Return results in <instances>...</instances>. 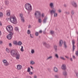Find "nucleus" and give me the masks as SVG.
<instances>
[{
    "label": "nucleus",
    "mask_w": 78,
    "mask_h": 78,
    "mask_svg": "<svg viewBox=\"0 0 78 78\" xmlns=\"http://www.w3.org/2000/svg\"><path fill=\"white\" fill-rule=\"evenodd\" d=\"M6 30L9 33V34H8L7 36V38L9 39V40H11L12 38V36L14 34L13 32V27L12 26L9 25L8 26L6 27Z\"/></svg>",
    "instance_id": "nucleus-1"
},
{
    "label": "nucleus",
    "mask_w": 78,
    "mask_h": 78,
    "mask_svg": "<svg viewBox=\"0 0 78 78\" xmlns=\"http://www.w3.org/2000/svg\"><path fill=\"white\" fill-rule=\"evenodd\" d=\"M9 20L13 24H17V21L15 16H12L10 17L9 18Z\"/></svg>",
    "instance_id": "nucleus-2"
},
{
    "label": "nucleus",
    "mask_w": 78,
    "mask_h": 78,
    "mask_svg": "<svg viewBox=\"0 0 78 78\" xmlns=\"http://www.w3.org/2000/svg\"><path fill=\"white\" fill-rule=\"evenodd\" d=\"M56 11L55 9H52L50 11V13L51 14V16H53V14H54V17H56L58 16V13L56 12Z\"/></svg>",
    "instance_id": "nucleus-3"
},
{
    "label": "nucleus",
    "mask_w": 78,
    "mask_h": 78,
    "mask_svg": "<svg viewBox=\"0 0 78 78\" xmlns=\"http://www.w3.org/2000/svg\"><path fill=\"white\" fill-rule=\"evenodd\" d=\"M34 16L37 19H40L41 17V12L38 11H36L35 12Z\"/></svg>",
    "instance_id": "nucleus-4"
},
{
    "label": "nucleus",
    "mask_w": 78,
    "mask_h": 78,
    "mask_svg": "<svg viewBox=\"0 0 78 78\" xmlns=\"http://www.w3.org/2000/svg\"><path fill=\"white\" fill-rule=\"evenodd\" d=\"M25 8L27 10H29L30 8H32L31 4L29 3H27L25 5Z\"/></svg>",
    "instance_id": "nucleus-5"
},
{
    "label": "nucleus",
    "mask_w": 78,
    "mask_h": 78,
    "mask_svg": "<svg viewBox=\"0 0 78 78\" xmlns=\"http://www.w3.org/2000/svg\"><path fill=\"white\" fill-rule=\"evenodd\" d=\"M17 52L14 50H12L10 51V55H12L13 57H15V55Z\"/></svg>",
    "instance_id": "nucleus-6"
},
{
    "label": "nucleus",
    "mask_w": 78,
    "mask_h": 78,
    "mask_svg": "<svg viewBox=\"0 0 78 78\" xmlns=\"http://www.w3.org/2000/svg\"><path fill=\"white\" fill-rule=\"evenodd\" d=\"M72 42L73 45V51H75V40H72Z\"/></svg>",
    "instance_id": "nucleus-7"
},
{
    "label": "nucleus",
    "mask_w": 78,
    "mask_h": 78,
    "mask_svg": "<svg viewBox=\"0 0 78 78\" xmlns=\"http://www.w3.org/2000/svg\"><path fill=\"white\" fill-rule=\"evenodd\" d=\"M71 4L73 6V7H75V8H76V7L78 6L77 4H76V3L74 1L72 2Z\"/></svg>",
    "instance_id": "nucleus-8"
},
{
    "label": "nucleus",
    "mask_w": 78,
    "mask_h": 78,
    "mask_svg": "<svg viewBox=\"0 0 78 78\" xmlns=\"http://www.w3.org/2000/svg\"><path fill=\"white\" fill-rule=\"evenodd\" d=\"M15 56L16 59H19V58H20V54L17 53H16Z\"/></svg>",
    "instance_id": "nucleus-9"
},
{
    "label": "nucleus",
    "mask_w": 78,
    "mask_h": 78,
    "mask_svg": "<svg viewBox=\"0 0 78 78\" xmlns=\"http://www.w3.org/2000/svg\"><path fill=\"white\" fill-rule=\"evenodd\" d=\"M43 45L44 46H45L46 47H47V48H49L50 47V45L49 44H47L46 42H44Z\"/></svg>",
    "instance_id": "nucleus-10"
},
{
    "label": "nucleus",
    "mask_w": 78,
    "mask_h": 78,
    "mask_svg": "<svg viewBox=\"0 0 78 78\" xmlns=\"http://www.w3.org/2000/svg\"><path fill=\"white\" fill-rule=\"evenodd\" d=\"M22 66L20 65H18L17 66V70H21L22 69Z\"/></svg>",
    "instance_id": "nucleus-11"
},
{
    "label": "nucleus",
    "mask_w": 78,
    "mask_h": 78,
    "mask_svg": "<svg viewBox=\"0 0 78 78\" xmlns=\"http://www.w3.org/2000/svg\"><path fill=\"white\" fill-rule=\"evenodd\" d=\"M61 69L64 70H66V65H62L61 66Z\"/></svg>",
    "instance_id": "nucleus-12"
},
{
    "label": "nucleus",
    "mask_w": 78,
    "mask_h": 78,
    "mask_svg": "<svg viewBox=\"0 0 78 78\" xmlns=\"http://www.w3.org/2000/svg\"><path fill=\"white\" fill-rule=\"evenodd\" d=\"M62 75H64V76H67V71H66V70H63V71L62 73Z\"/></svg>",
    "instance_id": "nucleus-13"
},
{
    "label": "nucleus",
    "mask_w": 78,
    "mask_h": 78,
    "mask_svg": "<svg viewBox=\"0 0 78 78\" xmlns=\"http://www.w3.org/2000/svg\"><path fill=\"white\" fill-rule=\"evenodd\" d=\"M6 16H10V10H7L6 11Z\"/></svg>",
    "instance_id": "nucleus-14"
},
{
    "label": "nucleus",
    "mask_w": 78,
    "mask_h": 78,
    "mask_svg": "<svg viewBox=\"0 0 78 78\" xmlns=\"http://www.w3.org/2000/svg\"><path fill=\"white\" fill-rule=\"evenodd\" d=\"M50 6L51 7V8L53 9H54V5H53V3H51L50 4Z\"/></svg>",
    "instance_id": "nucleus-15"
},
{
    "label": "nucleus",
    "mask_w": 78,
    "mask_h": 78,
    "mask_svg": "<svg viewBox=\"0 0 78 78\" xmlns=\"http://www.w3.org/2000/svg\"><path fill=\"white\" fill-rule=\"evenodd\" d=\"M63 45L64 46V47L65 48H66L67 47V44H66V42L65 41H64L63 42Z\"/></svg>",
    "instance_id": "nucleus-16"
},
{
    "label": "nucleus",
    "mask_w": 78,
    "mask_h": 78,
    "mask_svg": "<svg viewBox=\"0 0 78 78\" xmlns=\"http://www.w3.org/2000/svg\"><path fill=\"white\" fill-rule=\"evenodd\" d=\"M47 18H44L43 20V23H47Z\"/></svg>",
    "instance_id": "nucleus-17"
},
{
    "label": "nucleus",
    "mask_w": 78,
    "mask_h": 78,
    "mask_svg": "<svg viewBox=\"0 0 78 78\" xmlns=\"http://www.w3.org/2000/svg\"><path fill=\"white\" fill-rule=\"evenodd\" d=\"M62 44H63V41L62 40H61L59 41V45L60 46H62Z\"/></svg>",
    "instance_id": "nucleus-18"
},
{
    "label": "nucleus",
    "mask_w": 78,
    "mask_h": 78,
    "mask_svg": "<svg viewBox=\"0 0 78 78\" xmlns=\"http://www.w3.org/2000/svg\"><path fill=\"white\" fill-rule=\"evenodd\" d=\"M14 30L16 31H19V29L18 27H16L15 28Z\"/></svg>",
    "instance_id": "nucleus-19"
},
{
    "label": "nucleus",
    "mask_w": 78,
    "mask_h": 78,
    "mask_svg": "<svg viewBox=\"0 0 78 78\" xmlns=\"http://www.w3.org/2000/svg\"><path fill=\"white\" fill-rule=\"evenodd\" d=\"M54 70L55 72H58V68L56 67H54Z\"/></svg>",
    "instance_id": "nucleus-20"
},
{
    "label": "nucleus",
    "mask_w": 78,
    "mask_h": 78,
    "mask_svg": "<svg viewBox=\"0 0 78 78\" xmlns=\"http://www.w3.org/2000/svg\"><path fill=\"white\" fill-rule=\"evenodd\" d=\"M54 48L55 51L56 52L57 51V46L56 45H54Z\"/></svg>",
    "instance_id": "nucleus-21"
},
{
    "label": "nucleus",
    "mask_w": 78,
    "mask_h": 78,
    "mask_svg": "<svg viewBox=\"0 0 78 78\" xmlns=\"http://www.w3.org/2000/svg\"><path fill=\"white\" fill-rule=\"evenodd\" d=\"M28 10V14H30V12H31V11H32V8H30L29 9V10Z\"/></svg>",
    "instance_id": "nucleus-22"
},
{
    "label": "nucleus",
    "mask_w": 78,
    "mask_h": 78,
    "mask_svg": "<svg viewBox=\"0 0 78 78\" xmlns=\"http://www.w3.org/2000/svg\"><path fill=\"white\" fill-rule=\"evenodd\" d=\"M5 3L6 5H8V4L9 3V1L8 0H6L5 1Z\"/></svg>",
    "instance_id": "nucleus-23"
},
{
    "label": "nucleus",
    "mask_w": 78,
    "mask_h": 78,
    "mask_svg": "<svg viewBox=\"0 0 78 78\" xmlns=\"http://www.w3.org/2000/svg\"><path fill=\"white\" fill-rule=\"evenodd\" d=\"M3 16V14L2 12H0V17L2 18Z\"/></svg>",
    "instance_id": "nucleus-24"
},
{
    "label": "nucleus",
    "mask_w": 78,
    "mask_h": 78,
    "mask_svg": "<svg viewBox=\"0 0 78 78\" xmlns=\"http://www.w3.org/2000/svg\"><path fill=\"white\" fill-rule=\"evenodd\" d=\"M53 57L52 56H49V57L47 58L46 60H48V59H51Z\"/></svg>",
    "instance_id": "nucleus-25"
},
{
    "label": "nucleus",
    "mask_w": 78,
    "mask_h": 78,
    "mask_svg": "<svg viewBox=\"0 0 78 78\" xmlns=\"http://www.w3.org/2000/svg\"><path fill=\"white\" fill-rule=\"evenodd\" d=\"M71 14L72 15H73L74 14H75V12H74V10H71Z\"/></svg>",
    "instance_id": "nucleus-26"
},
{
    "label": "nucleus",
    "mask_w": 78,
    "mask_h": 78,
    "mask_svg": "<svg viewBox=\"0 0 78 78\" xmlns=\"http://www.w3.org/2000/svg\"><path fill=\"white\" fill-rule=\"evenodd\" d=\"M20 50L21 51H23L24 50H23V47L22 46H21V48L20 49Z\"/></svg>",
    "instance_id": "nucleus-27"
},
{
    "label": "nucleus",
    "mask_w": 78,
    "mask_h": 78,
    "mask_svg": "<svg viewBox=\"0 0 78 78\" xmlns=\"http://www.w3.org/2000/svg\"><path fill=\"white\" fill-rule=\"evenodd\" d=\"M30 70H31V69H30V68H28L27 70V72H30Z\"/></svg>",
    "instance_id": "nucleus-28"
},
{
    "label": "nucleus",
    "mask_w": 78,
    "mask_h": 78,
    "mask_svg": "<svg viewBox=\"0 0 78 78\" xmlns=\"http://www.w3.org/2000/svg\"><path fill=\"white\" fill-rule=\"evenodd\" d=\"M18 45H22V42L21 41H19L18 42Z\"/></svg>",
    "instance_id": "nucleus-29"
},
{
    "label": "nucleus",
    "mask_w": 78,
    "mask_h": 78,
    "mask_svg": "<svg viewBox=\"0 0 78 78\" xmlns=\"http://www.w3.org/2000/svg\"><path fill=\"white\" fill-rule=\"evenodd\" d=\"M30 64H32V65H33V64H34V62H33V61H31L30 62Z\"/></svg>",
    "instance_id": "nucleus-30"
},
{
    "label": "nucleus",
    "mask_w": 78,
    "mask_h": 78,
    "mask_svg": "<svg viewBox=\"0 0 78 78\" xmlns=\"http://www.w3.org/2000/svg\"><path fill=\"white\" fill-rule=\"evenodd\" d=\"M3 62L4 64H6V62H7V61H6V60L5 59L3 61Z\"/></svg>",
    "instance_id": "nucleus-31"
},
{
    "label": "nucleus",
    "mask_w": 78,
    "mask_h": 78,
    "mask_svg": "<svg viewBox=\"0 0 78 78\" xmlns=\"http://www.w3.org/2000/svg\"><path fill=\"white\" fill-rule=\"evenodd\" d=\"M55 78H59V76H58V75H55Z\"/></svg>",
    "instance_id": "nucleus-32"
},
{
    "label": "nucleus",
    "mask_w": 78,
    "mask_h": 78,
    "mask_svg": "<svg viewBox=\"0 0 78 78\" xmlns=\"http://www.w3.org/2000/svg\"><path fill=\"white\" fill-rule=\"evenodd\" d=\"M6 50L8 53H9V49L8 48H6Z\"/></svg>",
    "instance_id": "nucleus-33"
},
{
    "label": "nucleus",
    "mask_w": 78,
    "mask_h": 78,
    "mask_svg": "<svg viewBox=\"0 0 78 78\" xmlns=\"http://www.w3.org/2000/svg\"><path fill=\"white\" fill-rule=\"evenodd\" d=\"M38 22L39 23H41L42 22V20L41 18L38 20Z\"/></svg>",
    "instance_id": "nucleus-34"
},
{
    "label": "nucleus",
    "mask_w": 78,
    "mask_h": 78,
    "mask_svg": "<svg viewBox=\"0 0 78 78\" xmlns=\"http://www.w3.org/2000/svg\"><path fill=\"white\" fill-rule=\"evenodd\" d=\"M21 21H22L23 22H25V20H24V18H21Z\"/></svg>",
    "instance_id": "nucleus-35"
},
{
    "label": "nucleus",
    "mask_w": 78,
    "mask_h": 78,
    "mask_svg": "<svg viewBox=\"0 0 78 78\" xmlns=\"http://www.w3.org/2000/svg\"><path fill=\"white\" fill-rule=\"evenodd\" d=\"M31 53L32 54H33L34 53V49H32L31 51Z\"/></svg>",
    "instance_id": "nucleus-36"
},
{
    "label": "nucleus",
    "mask_w": 78,
    "mask_h": 78,
    "mask_svg": "<svg viewBox=\"0 0 78 78\" xmlns=\"http://www.w3.org/2000/svg\"><path fill=\"white\" fill-rule=\"evenodd\" d=\"M20 16L21 17V19H22V18H23V15L22 14H20Z\"/></svg>",
    "instance_id": "nucleus-37"
},
{
    "label": "nucleus",
    "mask_w": 78,
    "mask_h": 78,
    "mask_svg": "<svg viewBox=\"0 0 78 78\" xmlns=\"http://www.w3.org/2000/svg\"><path fill=\"white\" fill-rule=\"evenodd\" d=\"M55 33V32H54V31L51 30V31L50 32V33L51 34H53V33Z\"/></svg>",
    "instance_id": "nucleus-38"
},
{
    "label": "nucleus",
    "mask_w": 78,
    "mask_h": 78,
    "mask_svg": "<svg viewBox=\"0 0 78 78\" xmlns=\"http://www.w3.org/2000/svg\"><path fill=\"white\" fill-rule=\"evenodd\" d=\"M35 35L36 36H39V33L37 32H36L35 33Z\"/></svg>",
    "instance_id": "nucleus-39"
},
{
    "label": "nucleus",
    "mask_w": 78,
    "mask_h": 78,
    "mask_svg": "<svg viewBox=\"0 0 78 78\" xmlns=\"http://www.w3.org/2000/svg\"><path fill=\"white\" fill-rule=\"evenodd\" d=\"M55 56L57 58H59V56H58V54H56L55 55Z\"/></svg>",
    "instance_id": "nucleus-40"
},
{
    "label": "nucleus",
    "mask_w": 78,
    "mask_h": 78,
    "mask_svg": "<svg viewBox=\"0 0 78 78\" xmlns=\"http://www.w3.org/2000/svg\"><path fill=\"white\" fill-rule=\"evenodd\" d=\"M5 64H6L5 65V66H9V63H8V62H7Z\"/></svg>",
    "instance_id": "nucleus-41"
},
{
    "label": "nucleus",
    "mask_w": 78,
    "mask_h": 78,
    "mask_svg": "<svg viewBox=\"0 0 78 78\" xmlns=\"http://www.w3.org/2000/svg\"><path fill=\"white\" fill-rule=\"evenodd\" d=\"M60 59H62V60H65V59L64 57H60Z\"/></svg>",
    "instance_id": "nucleus-42"
},
{
    "label": "nucleus",
    "mask_w": 78,
    "mask_h": 78,
    "mask_svg": "<svg viewBox=\"0 0 78 78\" xmlns=\"http://www.w3.org/2000/svg\"><path fill=\"white\" fill-rule=\"evenodd\" d=\"M29 72V74L30 75H32V74H33V73L31 72Z\"/></svg>",
    "instance_id": "nucleus-43"
},
{
    "label": "nucleus",
    "mask_w": 78,
    "mask_h": 78,
    "mask_svg": "<svg viewBox=\"0 0 78 78\" xmlns=\"http://www.w3.org/2000/svg\"><path fill=\"white\" fill-rule=\"evenodd\" d=\"M76 56H78V51H76Z\"/></svg>",
    "instance_id": "nucleus-44"
},
{
    "label": "nucleus",
    "mask_w": 78,
    "mask_h": 78,
    "mask_svg": "<svg viewBox=\"0 0 78 78\" xmlns=\"http://www.w3.org/2000/svg\"><path fill=\"white\" fill-rule=\"evenodd\" d=\"M30 30H28L27 31V34H30Z\"/></svg>",
    "instance_id": "nucleus-45"
},
{
    "label": "nucleus",
    "mask_w": 78,
    "mask_h": 78,
    "mask_svg": "<svg viewBox=\"0 0 78 78\" xmlns=\"http://www.w3.org/2000/svg\"><path fill=\"white\" fill-rule=\"evenodd\" d=\"M65 14H69V12H65Z\"/></svg>",
    "instance_id": "nucleus-46"
},
{
    "label": "nucleus",
    "mask_w": 78,
    "mask_h": 78,
    "mask_svg": "<svg viewBox=\"0 0 78 78\" xmlns=\"http://www.w3.org/2000/svg\"><path fill=\"white\" fill-rule=\"evenodd\" d=\"M14 44H15L16 45H17V41H15L14 42Z\"/></svg>",
    "instance_id": "nucleus-47"
},
{
    "label": "nucleus",
    "mask_w": 78,
    "mask_h": 78,
    "mask_svg": "<svg viewBox=\"0 0 78 78\" xmlns=\"http://www.w3.org/2000/svg\"><path fill=\"white\" fill-rule=\"evenodd\" d=\"M73 59H76V57H75V56L73 55Z\"/></svg>",
    "instance_id": "nucleus-48"
},
{
    "label": "nucleus",
    "mask_w": 78,
    "mask_h": 78,
    "mask_svg": "<svg viewBox=\"0 0 78 78\" xmlns=\"http://www.w3.org/2000/svg\"><path fill=\"white\" fill-rule=\"evenodd\" d=\"M43 34H46V31L44 30L43 31Z\"/></svg>",
    "instance_id": "nucleus-49"
},
{
    "label": "nucleus",
    "mask_w": 78,
    "mask_h": 78,
    "mask_svg": "<svg viewBox=\"0 0 78 78\" xmlns=\"http://www.w3.org/2000/svg\"><path fill=\"white\" fill-rule=\"evenodd\" d=\"M9 47H12V44L11 43H9Z\"/></svg>",
    "instance_id": "nucleus-50"
},
{
    "label": "nucleus",
    "mask_w": 78,
    "mask_h": 78,
    "mask_svg": "<svg viewBox=\"0 0 78 78\" xmlns=\"http://www.w3.org/2000/svg\"><path fill=\"white\" fill-rule=\"evenodd\" d=\"M44 13H42V17H44Z\"/></svg>",
    "instance_id": "nucleus-51"
},
{
    "label": "nucleus",
    "mask_w": 78,
    "mask_h": 78,
    "mask_svg": "<svg viewBox=\"0 0 78 78\" xmlns=\"http://www.w3.org/2000/svg\"><path fill=\"white\" fill-rule=\"evenodd\" d=\"M39 33L41 34L42 33V30H40L39 31Z\"/></svg>",
    "instance_id": "nucleus-52"
},
{
    "label": "nucleus",
    "mask_w": 78,
    "mask_h": 78,
    "mask_svg": "<svg viewBox=\"0 0 78 78\" xmlns=\"http://www.w3.org/2000/svg\"><path fill=\"white\" fill-rule=\"evenodd\" d=\"M58 12H59V13L61 12V9H59L58 10Z\"/></svg>",
    "instance_id": "nucleus-53"
},
{
    "label": "nucleus",
    "mask_w": 78,
    "mask_h": 78,
    "mask_svg": "<svg viewBox=\"0 0 78 78\" xmlns=\"http://www.w3.org/2000/svg\"><path fill=\"white\" fill-rule=\"evenodd\" d=\"M48 70L49 71V72H51V70L50 69L48 68Z\"/></svg>",
    "instance_id": "nucleus-54"
},
{
    "label": "nucleus",
    "mask_w": 78,
    "mask_h": 78,
    "mask_svg": "<svg viewBox=\"0 0 78 78\" xmlns=\"http://www.w3.org/2000/svg\"><path fill=\"white\" fill-rule=\"evenodd\" d=\"M76 76L78 77V73H76Z\"/></svg>",
    "instance_id": "nucleus-55"
},
{
    "label": "nucleus",
    "mask_w": 78,
    "mask_h": 78,
    "mask_svg": "<svg viewBox=\"0 0 78 78\" xmlns=\"http://www.w3.org/2000/svg\"><path fill=\"white\" fill-rule=\"evenodd\" d=\"M3 6L2 5L1 7V9H3Z\"/></svg>",
    "instance_id": "nucleus-56"
},
{
    "label": "nucleus",
    "mask_w": 78,
    "mask_h": 78,
    "mask_svg": "<svg viewBox=\"0 0 78 78\" xmlns=\"http://www.w3.org/2000/svg\"><path fill=\"white\" fill-rule=\"evenodd\" d=\"M9 18H6V20H7V21H8L9 20Z\"/></svg>",
    "instance_id": "nucleus-57"
},
{
    "label": "nucleus",
    "mask_w": 78,
    "mask_h": 78,
    "mask_svg": "<svg viewBox=\"0 0 78 78\" xmlns=\"http://www.w3.org/2000/svg\"><path fill=\"white\" fill-rule=\"evenodd\" d=\"M0 25H1V26H2V22H1V21H0Z\"/></svg>",
    "instance_id": "nucleus-58"
},
{
    "label": "nucleus",
    "mask_w": 78,
    "mask_h": 78,
    "mask_svg": "<svg viewBox=\"0 0 78 78\" xmlns=\"http://www.w3.org/2000/svg\"><path fill=\"white\" fill-rule=\"evenodd\" d=\"M2 43H3V42H2V41H0V44H2Z\"/></svg>",
    "instance_id": "nucleus-59"
},
{
    "label": "nucleus",
    "mask_w": 78,
    "mask_h": 78,
    "mask_svg": "<svg viewBox=\"0 0 78 78\" xmlns=\"http://www.w3.org/2000/svg\"><path fill=\"white\" fill-rule=\"evenodd\" d=\"M30 37H31V38H33V37H32V36H31V34H30Z\"/></svg>",
    "instance_id": "nucleus-60"
},
{
    "label": "nucleus",
    "mask_w": 78,
    "mask_h": 78,
    "mask_svg": "<svg viewBox=\"0 0 78 78\" xmlns=\"http://www.w3.org/2000/svg\"><path fill=\"white\" fill-rule=\"evenodd\" d=\"M70 60L71 61H73V59L72 58H70Z\"/></svg>",
    "instance_id": "nucleus-61"
},
{
    "label": "nucleus",
    "mask_w": 78,
    "mask_h": 78,
    "mask_svg": "<svg viewBox=\"0 0 78 78\" xmlns=\"http://www.w3.org/2000/svg\"><path fill=\"white\" fill-rule=\"evenodd\" d=\"M66 58H67V59H69V57L67 56H66Z\"/></svg>",
    "instance_id": "nucleus-62"
},
{
    "label": "nucleus",
    "mask_w": 78,
    "mask_h": 78,
    "mask_svg": "<svg viewBox=\"0 0 78 78\" xmlns=\"http://www.w3.org/2000/svg\"><path fill=\"white\" fill-rule=\"evenodd\" d=\"M67 7V5H66L65 4L64 5V7Z\"/></svg>",
    "instance_id": "nucleus-63"
},
{
    "label": "nucleus",
    "mask_w": 78,
    "mask_h": 78,
    "mask_svg": "<svg viewBox=\"0 0 78 78\" xmlns=\"http://www.w3.org/2000/svg\"><path fill=\"white\" fill-rule=\"evenodd\" d=\"M34 78H37V76H35L34 77Z\"/></svg>",
    "instance_id": "nucleus-64"
}]
</instances>
